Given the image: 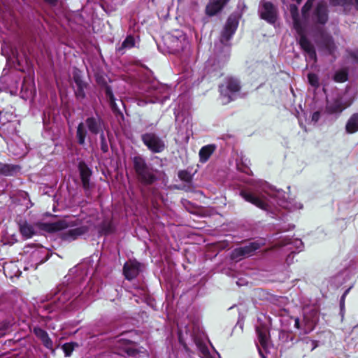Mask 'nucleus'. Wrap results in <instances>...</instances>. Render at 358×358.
<instances>
[{"label": "nucleus", "instance_id": "5", "mask_svg": "<svg viewBox=\"0 0 358 358\" xmlns=\"http://www.w3.org/2000/svg\"><path fill=\"white\" fill-rule=\"evenodd\" d=\"M19 121L10 113H0V136L3 138L9 149L17 156H22L25 152H15V145L9 141H15L18 138L17 126Z\"/></svg>", "mask_w": 358, "mask_h": 358}, {"label": "nucleus", "instance_id": "34", "mask_svg": "<svg viewBox=\"0 0 358 358\" xmlns=\"http://www.w3.org/2000/svg\"><path fill=\"white\" fill-rule=\"evenodd\" d=\"M105 93H106V96L107 99L110 101V104L111 107L113 109H115L117 108V106H116V103L115 101V99L114 95L113 94L112 90L110 89V87H106Z\"/></svg>", "mask_w": 358, "mask_h": 358}, {"label": "nucleus", "instance_id": "14", "mask_svg": "<svg viewBox=\"0 0 358 358\" xmlns=\"http://www.w3.org/2000/svg\"><path fill=\"white\" fill-rule=\"evenodd\" d=\"M276 246L282 248L283 252H290V254L286 258V262L288 264L292 262L293 256L292 255L302 250L303 248V242L301 239L288 238H284L276 244Z\"/></svg>", "mask_w": 358, "mask_h": 358}, {"label": "nucleus", "instance_id": "57", "mask_svg": "<svg viewBox=\"0 0 358 358\" xmlns=\"http://www.w3.org/2000/svg\"><path fill=\"white\" fill-rule=\"evenodd\" d=\"M288 229H289V227L287 228V229H286V228L283 229L284 231H286V230H288Z\"/></svg>", "mask_w": 358, "mask_h": 358}, {"label": "nucleus", "instance_id": "15", "mask_svg": "<svg viewBox=\"0 0 358 358\" xmlns=\"http://www.w3.org/2000/svg\"><path fill=\"white\" fill-rule=\"evenodd\" d=\"M143 143L154 153L162 152L165 149L164 141L155 133H145L141 136Z\"/></svg>", "mask_w": 358, "mask_h": 358}, {"label": "nucleus", "instance_id": "45", "mask_svg": "<svg viewBox=\"0 0 358 358\" xmlns=\"http://www.w3.org/2000/svg\"><path fill=\"white\" fill-rule=\"evenodd\" d=\"M34 333L40 340L48 335V333L40 327H35L34 329Z\"/></svg>", "mask_w": 358, "mask_h": 358}, {"label": "nucleus", "instance_id": "20", "mask_svg": "<svg viewBox=\"0 0 358 358\" xmlns=\"http://www.w3.org/2000/svg\"><path fill=\"white\" fill-rule=\"evenodd\" d=\"M140 272V264L135 259H129L123 267L125 278L131 280L135 278Z\"/></svg>", "mask_w": 358, "mask_h": 358}, {"label": "nucleus", "instance_id": "27", "mask_svg": "<svg viewBox=\"0 0 358 358\" xmlns=\"http://www.w3.org/2000/svg\"><path fill=\"white\" fill-rule=\"evenodd\" d=\"M345 131L347 134H352L358 131V113H353L345 124Z\"/></svg>", "mask_w": 358, "mask_h": 358}, {"label": "nucleus", "instance_id": "39", "mask_svg": "<svg viewBox=\"0 0 358 358\" xmlns=\"http://www.w3.org/2000/svg\"><path fill=\"white\" fill-rule=\"evenodd\" d=\"M178 177L185 182H189L192 180V175L187 171H180L178 172Z\"/></svg>", "mask_w": 358, "mask_h": 358}, {"label": "nucleus", "instance_id": "26", "mask_svg": "<svg viewBox=\"0 0 358 358\" xmlns=\"http://www.w3.org/2000/svg\"><path fill=\"white\" fill-rule=\"evenodd\" d=\"M85 232L84 227H77L69 229L62 234V238L67 241L76 239L78 236L83 235Z\"/></svg>", "mask_w": 358, "mask_h": 358}, {"label": "nucleus", "instance_id": "41", "mask_svg": "<svg viewBox=\"0 0 358 358\" xmlns=\"http://www.w3.org/2000/svg\"><path fill=\"white\" fill-rule=\"evenodd\" d=\"M41 341L46 348L49 350H53V343L52 341L49 337L48 334L46 336L43 337L42 339H41Z\"/></svg>", "mask_w": 358, "mask_h": 358}, {"label": "nucleus", "instance_id": "17", "mask_svg": "<svg viewBox=\"0 0 358 358\" xmlns=\"http://www.w3.org/2000/svg\"><path fill=\"white\" fill-rule=\"evenodd\" d=\"M260 248V244L257 242H251L248 245L239 247L233 250L231 258L235 261H238L243 258L250 257L254 252Z\"/></svg>", "mask_w": 358, "mask_h": 358}, {"label": "nucleus", "instance_id": "38", "mask_svg": "<svg viewBox=\"0 0 358 358\" xmlns=\"http://www.w3.org/2000/svg\"><path fill=\"white\" fill-rule=\"evenodd\" d=\"M76 90L75 91L76 96L78 99H83L85 97V88L86 87L85 83L80 85V87L76 86Z\"/></svg>", "mask_w": 358, "mask_h": 358}, {"label": "nucleus", "instance_id": "10", "mask_svg": "<svg viewBox=\"0 0 358 358\" xmlns=\"http://www.w3.org/2000/svg\"><path fill=\"white\" fill-rule=\"evenodd\" d=\"M134 168L138 176V180L145 185L153 183L156 177L146 164L145 160L141 156H136L133 159Z\"/></svg>", "mask_w": 358, "mask_h": 358}, {"label": "nucleus", "instance_id": "21", "mask_svg": "<svg viewBox=\"0 0 358 358\" xmlns=\"http://www.w3.org/2000/svg\"><path fill=\"white\" fill-rule=\"evenodd\" d=\"M230 0H210L206 7V14L212 17L221 12Z\"/></svg>", "mask_w": 358, "mask_h": 358}, {"label": "nucleus", "instance_id": "30", "mask_svg": "<svg viewBox=\"0 0 358 358\" xmlns=\"http://www.w3.org/2000/svg\"><path fill=\"white\" fill-rule=\"evenodd\" d=\"M20 171L18 166L3 164L0 163V172L6 176H13Z\"/></svg>", "mask_w": 358, "mask_h": 358}, {"label": "nucleus", "instance_id": "46", "mask_svg": "<svg viewBox=\"0 0 358 358\" xmlns=\"http://www.w3.org/2000/svg\"><path fill=\"white\" fill-rule=\"evenodd\" d=\"M100 139H101V142H100V144H101V150L103 152H108V143H107V141H106V139L104 136V134L103 133L101 134L100 135Z\"/></svg>", "mask_w": 358, "mask_h": 358}, {"label": "nucleus", "instance_id": "9", "mask_svg": "<svg viewBox=\"0 0 358 358\" xmlns=\"http://www.w3.org/2000/svg\"><path fill=\"white\" fill-rule=\"evenodd\" d=\"M219 88L222 103L227 104L236 98L241 90V85L236 78H228Z\"/></svg>", "mask_w": 358, "mask_h": 358}, {"label": "nucleus", "instance_id": "11", "mask_svg": "<svg viewBox=\"0 0 358 358\" xmlns=\"http://www.w3.org/2000/svg\"><path fill=\"white\" fill-rule=\"evenodd\" d=\"M318 321V313L315 310H311L304 313L303 319L294 318V327L299 331L300 335H305L313 331Z\"/></svg>", "mask_w": 358, "mask_h": 358}, {"label": "nucleus", "instance_id": "8", "mask_svg": "<svg viewBox=\"0 0 358 358\" xmlns=\"http://www.w3.org/2000/svg\"><path fill=\"white\" fill-rule=\"evenodd\" d=\"M86 127H87L88 131L91 134L96 135L103 133L104 123L101 117L98 115L87 117L85 123L80 122L77 127L76 137L78 143L81 145L85 143V138L87 134Z\"/></svg>", "mask_w": 358, "mask_h": 358}, {"label": "nucleus", "instance_id": "50", "mask_svg": "<svg viewBox=\"0 0 358 358\" xmlns=\"http://www.w3.org/2000/svg\"><path fill=\"white\" fill-rule=\"evenodd\" d=\"M8 79V77H7L6 76L4 75L0 78V81L1 83H6V82H7Z\"/></svg>", "mask_w": 358, "mask_h": 358}, {"label": "nucleus", "instance_id": "56", "mask_svg": "<svg viewBox=\"0 0 358 358\" xmlns=\"http://www.w3.org/2000/svg\"><path fill=\"white\" fill-rule=\"evenodd\" d=\"M344 301H342V297L341 298V301H340V305H341V308H342L343 306H344Z\"/></svg>", "mask_w": 358, "mask_h": 358}, {"label": "nucleus", "instance_id": "12", "mask_svg": "<svg viewBox=\"0 0 358 358\" xmlns=\"http://www.w3.org/2000/svg\"><path fill=\"white\" fill-rule=\"evenodd\" d=\"M143 348L138 349L136 344L124 338H117L114 344L113 351L120 356L136 357L143 352Z\"/></svg>", "mask_w": 358, "mask_h": 358}, {"label": "nucleus", "instance_id": "44", "mask_svg": "<svg viewBox=\"0 0 358 358\" xmlns=\"http://www.w3.org/2000/svg\"><path fill=\"white\" fill-rule=\"evenodd\" d=\"M349 59H351L352 62L358 65V50H348Z\"/></svg>", "mask_w": 358, "mask_h": 358}, {"label": "nucleus", "instance_id": "49", "mask_svg": "<svg viewBox=\"0 0 358 358\" xmlns=\"http://www.w3.org/2000/svg\"><path fill=\"white\" fill-rule=\"evenodd\" d=\"M320 117V112L316 111V112L313 113V114L312 115V121H313L314 122H317L319 120Z\"/></svg>", "mask_w": 358, "mask_h": 358}, {"label": "nucleus", "instance_id": "29", "mask_svg": "<svg viewBox=\"0 0 358 358\" xmlns=\"http://www.w3.org/2000/svg\"><path fill=\"white\" fill-rule=\"evenodd\" d=\"M215 150V146L213 145H207L202 147L199 153L200 162L203 163L207 162Z\"/></svg>", "mask_w": 358, "mask_h": 358}, {"label": "nucleus", "instance_id": "33", "mask_svg": "<svg viewBox=\"0 0 358 358\" xmlns=\"http://www.w3.org/2000/svg\"><path fill=\"white\" fill-rule=\"evenodd\" d=\"M334 79L336 82L343 83L348 79V73L344 70L336 71L334 74Z\"/></svg>", "mask_w": 358, "mask_h": 358}, {"label": "nucleus", "instance_id": "19", "mask_svg": "<svg viewBox=\"0 0 358 358\" xmlns=\"http://www.w3.org/2000/svg\"><path fill=\"white\" fill-rule=\"evenodd\" d=\"M2 55L6 57L7 61L9 62H12L15 65V68L21 71H24V67L23 63H25L26 66H28L27 59H25L24 61L22 59L20 58L19 53L17 52L16 49H11L10 53H8L6 52L4 48H1Z\"/></svg>", "mask_w": 358, "mask_h": 358}, {"label": "nucleus", "instance_id": "42", "mask_svg": "<svg viewBox=\"0 0 358 358\" xmlns=\"http://www.w3.org/2000/svg\"><path fill=\"white\" fill-rule=\"evenodd\" d=\"M41 341L46 348L49 350H53V343L52 341L49 337L48 334L46 336L43 337L42 339H41Z\"/></svg>", "mask_w": 358, "mask_h": 358}, {"label": "nucleus", "instance_id": "24", "mask_svg": "<svg viewBox=\"0 0 358 358\" xmlns=\"http://www.w3.org/2000/svg\"><path fill=\"white\" fill-rule=\"evenodd\" d=\"M256 332H257L258 342H259V344L257 345L258 347V349H259V352L262 358H265L263 355L262 350L260 349L259 345H260V346L263 348V350H264L265 351L267 350L268 346V336H267V331L266 329H262L259 327H257Z\"/></svg>", "mask_w": 358, "mask_h": 358}, {"label": "nucleus", "instance_id": "28", "mask_svg": "<svg viewBox=\"0 0 358 358\" xmlns=\"http://www.w3.org/2000/svg\"><path fill=\"white\" fill-rule=\"evenodd\" d=\"M20 231L25 238H30L36 234L35 227L27 222H23L19 224Z\"/></svg>", "mask_w": 358, "mask_h": 358}, {"label": "nucleus", "instance_id": "35", "mask_svg": "<svg viewBox=\"0 0 358 358\" xmlns=\"http://www.w3.org/2000/svg\"><path fill=\"white\" fill-rule=\"evenodd\" d=\"M308 80L309 84L315 88H317L319 87V78L318 76L313 73H310L308 74Z\"/></svg>", "mask_w": 358, "mask_h": 358}, {"label": "nucleus", "instance_id": "43", "mask_svg": "<svg viewBox=\"0 0 358 358\" xmlns=\"http://www.w3.org/2000/svg\"><path fill=\"white\" fill-rule=\"evenodd\" d=\"M41 341L46 348L49 350H53V343L52 341L49 337L48 334L46 336L43 337L42 339H41Z\"/></svg>", "mask_w": 358, "mask_h": 358}, {"label": "nucleus", "instance_id": "23", "mask_svg": "<svg viewBox=\"0 0 358 358\" xmlns=\"http://www.w3.org/2000/svg\"><path fill=\"white\" fill-rule=\"evenodd\" d=\"M299 4L303 0H296ZM333 6H341L343 8L345 13L350 12L353 8L358 11V0H330Z\"/></svg>", "mask_w": 358, "mask_h": 358}, {"label": "nucleus", "instance_id": "31", "mask_svg": "<svg viewBox=\"0 0 358 358\" xmlns=\"http://www.w3.org/2000/svg\"><path fill=\"white\" fill-rule=\"evenodd\" d=\"M135 45V38L134 36L129 35L128 36L124 41L122 42L120 47L117 48V50L119 52H122V54L124 52V50L125 49H130Z\"/></svg>", "mask_w": 358, "mask_h": 358}, {"label": "nucleus", "instance_id": "47", "mask_svg": "<svg viewBox=\"0 0 358 358\" xmlns=\"http://www.w3.org/2000/svg\"><path fill=\"white\" fill-rule=\"evenodd\" d=\"M73 79L75 83L76 86L80 87L81 84L85 83V82L82 80V78L78 71H75L73 75Z\"/></svg>", "mask_w": 358, "mask_h": 358}, {"label": "nucleus", "instance_id": "53", "mask_svg": "<svg viewBox=\"0 0 358 358\" xmlns=\"http://www.w3.org/2000/svg\"><path fill=\"white\" fill-rule=\"evenodd\" d=\"M349 290H350V289H347V290L343 293V294L342 295V301H344V300H345V298L346 295L348 294V293L349 292Z\"/></svg>", "mask_w": 358, "mask_h": 358}, {"label": "nucleus", "instance_id": "1", "mask_svg": "<svg viewBox=\"0 0 358 358\" xmlns=\"http://www.w3.org/2000/svg\"><path fill=\"white\" fill-rule=\"evenodd\" d=\"M315 0H308L301 9V17L297 7L290 5L289 10L293 20L294 27L300 35L299 43L306 52L307 59L314 63L317 61V55L314 45L304 36L306 26L313 24L324 25L329 19L328 8L326 2L319 1L314 6Z\"/></svg>", "mask_w": 358, "mask_h": 358}, {"label": "nucleus", "instance_id": "32", "mask_svg": "<svg viewBox=\"0 0 358 358\" xmlns=\"http://www.w3.org/2000/svg\"><path fill=\"white\" fill-rule=\"evenodd\" d=\"M21 90H22V93H24V94L22 95V97L23 99L29 98V96H32L33 92H34L33 85L31 84V85H27V84L24 82H23L21 85Z\"/></svg>", "mask_w": 358, "mask_h": 358}, {"label": "nucleus", "instance_id": "16", "mask_svg": "<svg viewBox=\"0 0 358 358\" xmlns=\"http://www.w3.org/2000/svg\"><path fill=\"white\" fill-rule=\"evenodd\" d=\"M259 13L262 19L270 24L275 23L277 18V8L271 2L265 0L262 1Z\"/></svg>", "mask_w": 358, "mask_h": 358}, {"label": "nucleus", "instance_id": "22", "mask_svg": "<svg viewBox=\"0 0 358 358\" xmlns=\"http://www.w3.org/2000/svg\"><path fill=\"white\" fill-rule=\"evenodd\" d=\"M40 229L48 232H54L66 229L69 226L66 220H59L53 222H45L40 224Z\"/></svg>", "mask_w": 358, "mask_h": 358}, {"label": "nucleus", "instance_id": "18", "mask_svg": "<svg viewBox=\"0 0 358 358\" xmlns=\"http://www.w3.org/2000/svg\"><path fill=\"white\" fill-rule=\"evenodd\" d=\"M319 47L324 50L327 54L336 57L337 48L334 43L333 38L328 34L322 32L320 35V39L318 43Z\"/></svg>", "mask_w": 358, "mask_h": 358}, {"label": "nucleus", "instance_id": "13", "mask_svg": "<svg viewBox=\"0 0 358 358\" xmlns=\"http://www.w3.org/2000/svg\"><path fill=\"white\" fill-rule=\"evenodd\" d=\"M70 299V294L65 289L64 290L52 291L45 296V301L50 303L44 307L52 313L56 310L61 309L66 302Z\"/></svg>", "mask_w": 358, "mask_h": 358}, {"label": "nucleus", "instance_id": "2", "mask_svg": "<svg viewBox=\"0 0 358 358\" xmlns=\"http://www.w3.org/2000/svg\"><path fill=\"white\" fill-rule=\"evenodd\" d=\"M241 196L258 208L268 210L269 208L278 204L290 210L301 209L303 205L295 202L294 204L287 202L281 198L282 192L271 187L266 182H260L259 187L254 192L242 190Z\"/></svg>", "mask_w": 358, "mask_h": 358}, {"label": "nucleus", "instance_id": "6", "mask_svg": "<svg viewBox=\"0 0 358 358\" xmlns=\"http://www.w3.org/2000/svg\"><path fill=\"white\" fill-rule=\"evenodd\" d=\"M164 45L171 54L183 53L189 56L191 53L189 40L185 34L180 30H174L163 36Z\"/></svg>", "mask_w": 358, "mask_h": 358}, {"label": "nucleus", "instance_id": "37", "mask_svg": "<svg viewBox=\"0 0 358 358\" xmlns=\"http://www.w3.org/2000/svg\"><path fill=\"white\" fill-rule=\"evenodd\" d=\"M76 345H77L73 343H65L63 345L62 350L66 357H70Z\"/></svg>", "mask_w": 358, "mask_h": 358}, {"label": "nucleus", "instance_id": "3", "mask_svg": "<svg viewBox=\"0 0 358 358\" xmlns=\"http://www.w3.org/2000/svg\"><path fill=\"white\" fill-rule=\"evenodd\" d=\"M238 24V20L235 15H230L223 31L221 33L220 43L215 44V52L219 67L224 64L229 56V41L234 34ZM216 58L211 57L207 62L208 66L215 65Z\"/></svg>", "mask_w": 358, "mask_h": 358}, {"label": "nucleus", "instance_id": "40", "mask_svg": "<svg viewBox=\"0 0 358 358\" xmlns=\"http://www.w3.org/2000/svg\"><path fill=\"white\" fill-rule=\"evenodd\" d=\"M41 341L46 348L49 350H53V343L52 341L49 337L48 334L46 336L43 337L42 339H41Z\"/></svg>", "mask_w": 358, "mask_h": 358}, {"label": "nucleus", "instance_id": "36", "mask_svg": "<svg viewBox=\"0 0 358 358\" xmlns=\"http://www.w3.org/2000/svg\"><path fill=\"white\" fill-rule=\"evenodd\" d=\"M195 344L198 350L203 356H206L208 354V350L206 344L201 340H195Z\"/></svg>", "mask_w": 358, "mask_h": 358}, {"label": "nucleus", "instance_id": "55", "mask_svg": "<svg viewBox=\"0 0 358 358\" xmlns=\"http://www.w3.org/2000/svg\"><path fill=\"white\" fill-rule=\"evenodd\" d=\"M189 135H190V133H189V132H187V134H186V137H185V138H186V142H188L189 138Z\"/></svg>", "mask_w": 358, "mask_h": 358}, {"label": "nucleus", "instance_id": "54", "mask_svg": "<svg viewBox=\"0 0 358 358\" xmlns=\"http://www.w3.org/2000/svg\"><path fill=\"white\" fill-rule=\"evenodd\" d=\"M311 344L313 345L311 350H313L317 346V345L316 344L315 341H311Z\"/></svg>", "mask_w": 358, "mask_h": 358}, {"label": "nucleus", "instance_id": "58", "mask_svg": "<svg viewBox=\"0 0 358 358\" xmlns=\"http://www.w3.org/2000/svg\"><path fill=\"white\" fill-rule=\"evenodd\" d=\"M177 358H179V357H177Z\"/></svg>", "mask_w": 358, "mask_h": 358}, {"label": "nucleus", "instance_id": "7", "mask_svg": "<svg viewBox=\"0 0 358 358\" xmlns=\"http://www.w3.org/2000/svg\"><path fill=\"white\" fill-rule=\"evenodd\" d=\"M353 101V96L348 90L336 93L327 99L325 111L337 118L344 110L352 105Z\"/></svg>", "mask_w": 358, "mask_h": 358}, {"label": "nucleus", "instance_id": "4", "mask_svg": "<svg viewBox=\"0 0 358 358\" xmlns=\"http://www.w3.org/2000/svg\"><path fill=\"white\" fill-rule=\"evenodd\" d=\"M171 89L166 85L152 82L140 88L136 97L138 106L143 107L148 103H160L163 104L169 99Z\"/></svg>", "mask_w": 358, "mask_h": 358}, {"label": "nucleus", "instance_id": "52", "mask_svg": "<svg viewBox=\"0 0 358 358\" xmlns=\"http://www.w3.org/2000/svg\"><path fill=\"white\" fill-rule=\"evenodd\" d=\"M17 85H18V83L17 82H15V84L13 85V86H8V87L10 88V91L12 92L13 89H15V90L17 89Z\"/></svg>", "mask_w": 358, "mask_h": 358}, {"label": "nucleus", "instance_id": "48", "mask_svg": "<svg viewBox=\"0 0 358 358\" xmlns=\"http://www.w3.org/2000/svg\"><path fill=\"white\" fill-rule=\"evenodd\" d=\"M280 338L282 340L285 339V341H287V342H288V341H289L290 342H292V344H293L294 336L290 333L281 332L280 334Z\"/></svg>", "mask_w": 358, "mask_h": 358}, {"label": "nucleus", "instance_id": "25", "mask_svg": "<svg viewBox=\"0 0 358 358\" xmlns=\"http://www.w3.org/2000/svg\"><path fill=\"white\" fill-rule=\"evenodd\" d=\"M79 171L83 187L85 190H88L90 187V179L91 176V171L85 165L80 164Z\"/></svg>", "mask_w": 358, "mask_h": 358}, {"label": "nucleus", "instance_id": "51", "mask_svg": "<svg viewBox=\"0 0 358 358\" xmlns=\"http://www.w3.org/2000/svg\"><path fill=\"white\" fill-rule=\"evenodd\" d=\"M44 1L51 5H55L57 2V0H44Z\"/></svg>", "mask_w": 358, "mask_h": 358}]
</instances>
